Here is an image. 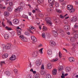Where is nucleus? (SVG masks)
I'll list each match as a JSON object with an SVG mask.
<instances>
[{
	"mask_svg": "<svg viewBox=\"0 0 78 78\" xmlns=\"http://www.w3.org/2000/svg\"><path fill=\"white\" fill-rule=\"evenodd\" d=\"M67 8L68 10H69V12L71 13L74 12L75 11V9L73 8V5H69L67 6Z\"/></svg>",
	"mask_w": 78,
	"mask_h": 78,
	"instance_id": "1",
	"label": "nucleus"
},
{
	"mask_svg": "<svg viewBox=\"0 0 78 78\" xmlns=\"http://www.w3.org/2000/svg\"><path fill=\"white\" fill-rule=\"evenodd\" d=\"M5 49H9L12 48V45L10 43H7L5 46Z\"/></svg>",
	"mask_w": 78,
	"mask_h": 78,
	"instance_id": "2",
	"label": "nucleus"
},
{
	"mask_svg": "<svg viewBox=\"0 0 78 78\" xmlns=\"http://www.w3.org/2000/svg\"><path fill=\"white\" fill-rule=\"evenodd\" d=\"M45 21L49 25H51V18L49 17H46L45 19Z\"/></svg>",
	"mask_w": 78,
	"mask_h": 78,
	"instance_id": "3",
	"label": "nucleus"
},
{
	"mask_svg": "<svg viewBox=\"0 0 78 78\" xmlns=\"http://www.w3.org/2000/svg\"><path fill=\"white\" fill-rule=\"evenodd\" d=\"M19 37L23 42H27V39L23 35H21L19 36Z\"/></svg>",
	"mask_w": 78,
	"mask_h": 78,
	"instance_id": "4",
	"label": "nucleus"
},
{
	"mask_svg": "<svg viewBox=\"0 0 78 78\" xmlns=\"http://www.w3.org/2000/svg\"><path fill=\"white\" fill-rule=\"evenodd\" d=\"M23 10V7L22 6H20L18 7L17 9H16L15 10V12H20L22 11Z\"/></svg>",
	"mask_w": 78,
	"mask_h": 78,
	"instance_id": "5",
	"label": "nucleus"
},
{
	"mask_svg": "<svg viewBox=\"0 0 78 78\" xmlns=\"http://www.w3.org/2000/svg\"><path fill=\"white\" fill-rule=\"evenodd\" d=\"M5 4L7 5L8 3H9V5L10 6H13V3L12 2H9V0H6L5 1Z\"/></svg>",
	"mask_w": 78,
	"mask_h": 78,
	"instance_id": "6",
	"label": "nucleus"
},
{
	"mask_svg": "<svg viewBox=\"0 0 78 78\" xmlns=\"http://www.w3.org/2000/svg\"><path fill=\"white\" fill-rule=\"evenodd\" d=\"M42 64V60H38L36 62V65L37 66H39Z\"/></svg>",
	"mask_w": 78,
	"mask_h": 78,
	"instance_id": "7",
	"label": "nucleus"
},
{
	"mask_svg": "<svg viewBox=\"0 0 78 78\" xmlns=\"http://www.w3.org/2000/svg\"><path fill=\"white\" fill-rule=\"evenodd\" d=\"M9 59L11 61H14L16 59V56L15 55H12Z\"/></svg>",
	"mask_w": 78,
	"mask_h": 78,
	"instance_id": "8",
	"label": "nucleus"
},
{
	"mask_svg": "<svg viewBox=\"0 0 78 78\" xmlns=\"http://www.w3.org/2000/svg\"><path fill=\"white\" fill-rule=\"evenodd\" d=\"M49 43L50 45H51V46H52V47H55V46L56 45V43L55 41H50Z\"/></svg>",
	"mask_w": 78,
	"mask_h": 78,
	"instance_id": "9",
	"label": "nucleus"
},
{
	"mask_svg": "<svg viewBox=\"0 0 78 78\" xmlns=\"http://www.w3.org/2000/svg\"><path fill=\"white\" fill-rule=\"evenodd\" d=\"M52 33L54 35V36H55V37H57V36H58V34L57 33V32H56V31L54 30H53Z\"/></svg>",
	"mask_w": 78,
	"mask_h": 78,
	"instance_id": "10",
	"label": "nucleus"
},
{
	"mask_svg": "<svg viewBox=\"0 0 78 78\" xmlns=\"http://www.w3.org/2000/svg\"><path fill=\"white\" fill-rule=\"evenodd\" d=\"M13 22L15 24H17L19 23V21L18 20V19H15L13 20Z\"/></svg>",
	"mask_w": 78,
	"mask_h": 78,
	"instance_id": "11",
	"label": "nucleus"
},
{
	"mask_svg": "<svg viewBox=\"0 0 78 78\" xmlns=\"http://www.w3.org/2000/svg\"><path fill=\"white\" fill-rule=\"evenodd\" d=\"M8 54L7 53H5L4 55H2V57L3 59H5V58H8Z\"/></svg>",
	"mask_w": 78,
	"mask_h": 78,
	"instance_id": "12",
	"label": "nucleus"
},
{
	"mask_svg": "<svg viewBox=\"0 0 78 78\" xmlns=\"http://www.w3.org/2000/svg\"><path fill=\"white\" fill-rule=\"evenodd\" d=\"M31 39L34 42H37V39L34 36H32L31 37Z\"/></svg>",
	"mask_w": 78,
	"mask_h": 78,
	"instance_id": "13",
	"label": "nucleus"
},
{
	"mask_svg": "<svg viewBox=\"0 0 78 78\" xmlns=\"http://www.w3.org/2000/svg\"><path fill=\"white\" fill-rule=\"evenodd\" d=\"M34 78H40V75L38 73H36L34 75Z\"/></svg>",
	"mask_w": 78,
	"mask_h": 78,
	"instance_id": "14",
	"label": "nucleus"
},
{
	"mask_svg": "<svg viewBox=\"0 0 78 78\" xmlns=\"http://www.w3.org/2000/svg\"><path fill=\"white\" fill-rule=\"evenodd\" d=\"M76 20V17H73L71 19V21L72 22H75Z\"/></svg>",
	"mask_w": 78,
	"mask_h": 78,
	"instance_id": "15",
	"label": "nucleus"
},
{
	"mask_svg": "<svg viewBox=\"0 0 78 78\" xmlns=\"http://www.w3.org/2000/svg\"><path fill=\"white\" fill-rule=\"evenodd\" d=\"M47 11H48V12L49 13H52L53 12V10L52 9L48 8L47 9Z\"/></svg>",
	"mask_w": 78,
	"mask_h": 78,
	"instance_id": "16",
	"label": "nucleus"
},
{
	"mask_svg": "<svg viewBox=\"0 0 78 78\" xmlns=\"http://www.w3.org/2000/svg\"><path fill=\"white\" fill-rule=\"evenodd\" d=\"M37 51H35L32 53V56L33 57H36L37 56Z\"/></svg>",
	"mask_w": 78,
	"mask_h": 78,
	"instance_id": "17",
	"label": "nucleus"
},
{
	"mask_svg": "<svg viewBox=\"0 0 78 78\" xmlns=\"http://www.w3.org/2000/svg\"><path fill=\"white\" fill-rule=\"evenodd\" d=\"M52 68V65L50 63H48L47 64V68L48 69H51Z\"/></svg>",
	"mask_w": 78,
	"mask_h": 78,
	"instance_id": "18",
	"label": "nucleus"
},
{
	"mask_svg": "<svg viewBox=\"0 0 78 78\" xmlns=\"http://www.w3.org/2000/svg\"><path fill=\"white\" fill-rule=\"evenodd\" d=\"M69 60L70 62H73L75 61L74 58L73 57H69Z\"/></svg>",
	"mask_w": 78,
	"mask_h": 78,
	"instance_id": "19",
	"label": "nucleus"
},
{
	"mask_svg": "<svg viewBox=\"0 0 78 78\" xmlns=\"http://www.w3.org/2000/svg\"><path fill=\"white\" fill-rule=\"evenodd\" d=\"M64 29L66 30H69V26L66 25L64 26Z\"/></svg>",
	"mask_w": 78,
	"mask_h": 78,
	"instance_id": "20",
	"label": "nucleus"
},
{
	"mask_svg": "<svg viewBox=\"0 0 78 78\" xmlns=\"http://www.w3.org/2000/svg\"><path fill=\"white\" fill-rule=\"evenodd\" d=\"M56 72H57L56 69H55L53 70H52V73L54 75H56Z\"/></svg>",
	"mask_w": 78,
	"mask_h": 78,
	"instance_id": "21",
	"label": "nucleus"
},
{
	"mask_svg": "<svg viewBox=\"0 0 78 78\" xmlns=\"http://www.w3.org/2000/svg\"><path fill=\"white\" fill-rule=\"evenodd\" d=\"M7 10L8 11H9V12H11L12 10V7H9L7 8Z\"/></svg>",
	"mask_w": 78,
	"mask_h": 78,
	"instance_id": "22",
	"label": "nucleus"
},
{
	"mask_svg": "<svg viewBox=\"0 0 78 78\" xmlns=\"http://www.w3.org/2000/svg\"><path fill=\"white\" fill-rule=\"evenodd\" d=\"M70 41L71 42H74L75 41V39L73 37H71L70 38Z\"/></svg>",
	"mask_w": 78,
	"mask_h": 78,
	"instance_id": "23",
	"label": "nucleus"
},
{
	"mask_svg": "<svg viewBox=\"0 0 78 78\" xmlns=\"http://www.w3.org/2000/svg\"><path fill=\"white\" fill-rule=\"evenodd\" d=\"M63 69V66H59L58 67V70L59 71H62Z\"/></svg>",
	"mask_w": 78,
	"mask_h": 78,
	"instance_id": "24",
	"label": "nucleus"
},
{
	"mask_svg": "<svg viewBox=\"0 0 78 78\" xmlns=\"http://www.w3.org/2000/svg\"><path fill=\"white\" fill-rule=\"evenodd\" d=\"M51 53H52V52H51V50L49 49L48 51L47 54H48V55H51Z\"/></svg>",
	"mask_w": 78,
	"mask_h": 78,
	"instance_id": "25",
	"label": "nucleus"
},
{
	"mask_svg": "<svg viewBox=\"0 0 78 78\" xmlns=\"http://www.w3.org/2000/svg\"><path fill=\"white\" fill-rule=\"evenodd\" d=\"M5 75H7V76H9L10 75H11V73H10V72L8 71H7L5 73Z\"/></svg>",
	"mask_w": 78,
	"mask_h": 78,
	"instance_id": "26",
	"label": "nucleus"
},
{
	"mask_svg": "<svg viewBox=\"0 0 78 78\" xmlns=\"http://www.w3.org/2000/svg\"><path fill=\"white\" fill-rule=\"evenodd\" d=\"M4 37L5 39H8L9 38V35L8 34H5Z\"/></svg>",
	"mask_w": 78,
	"mask_h": 78,
	"instance_id": "27",
	"label": "nucleus"
},
{
	"mask_svg": "<svg viewBox=\"0 0 78 78\" xmlns=\"http://www.w3.org/2000/svg\"><path fill=\"white\" fill-rule=\"evenodd\" d=\"M4 15L5 16H8L9 15V13L7 11L4 12Z\"/></svg>",
	"mask_w": 78,
	"mask_h": 78,
	"instance_id": "28",
	"label": "nucleus"
},
{
	"mask_svg": "<svg viewBox=\"0 0 78 78\" xmlns=\"http://www.w3.org/2000/svg\"><path fill=\"white\" fill-rule=\"evenodd\" d=\"M65 70L66 72H69L70 71V68L69 67H67L65 69Z\"/></svg>",
	"mask_w": 78,
	"mask_h": 78,
	"instance_id": "29",
	"label": "nucleus"
},
{
	"mask_svg": "<svg viewBox=\"0 0 78 78\" xmlns=\"http://www.w3.org/2000/svg\"><path fill=\"white\" fill-rule=\"evenodd\" d=\"M37 2L39 4H41V3H42L44 2V0H38Z\"/></svg>",
	"mask_w": 78,
	"mask_h": 78,
	"instance_id": "30",
	"label": "nucleus"
},
{
	"mask_svg": "<svg viewBox=\"0 0 78 78\" xmlns=\"http://www.w3.org/2000/svg\"><path fill=\"white\" fill-rule=\"evenodd\" d=\"M77 24H78V23H76V24L74 25V29H77L78 28V26H77Z\"/></svg>",
	"mask_w": 78,
	"mask_h": 78,
	"instance_id": "31",
	"label": "nucleus"
},
{
	"mask_svg": "<svg viewBox=\"0 0 78 78\" xmlns=\"http://www.w3.org/2000/svg\"><path fill=\"white\" fill-rule=\"evenodd\" d=\"M53 5H54V3H50V4H49L50 8H53Z\"/></svg>",
	"mask_w": 78,
	"mask_h": 78,
	"instance_id": "32",
	"label": "nucleus"
},
{
	"mask_svg": "<svg viewBox=\"0 0 78 78\" xmlns=\"http://www.w3.org/2000/svg\"><path fill=\"white\" fill-rule=\"evenodd\" d=\"M48 2L50 3H54L55 2L54 0H48Z\"/></svg>",
	"mask_w": 78,
	"mask_h": 78,
	"instance_id": "33",
	"label": "nucleus"
},
{
	"mask_svg": "<svg viewBox=\"0 0 78 78\" xmlns=\"http://www.w3.org/2000/svg\"><path fill=\"white\" fill-rule=\"evenodd\" d=\"M17 33L18 35H20V34H21V30H17Z\"/></svg>",
	"mask_w": 78,
	"mask_h": 78,
	"instance_id": "34",
	"label": "nucleus"
},
{
	"mask_svg": "<svg viewBox=\"0 0 78 78\" xmlns=\"http://www.w3.org/2000/svg\"><path fill=\"white\" fill-rule=\"evenodd\" d=\"M42 30H44V31H47V30H48V29L47 28V27H45V26H43V28H42Z\"/></svg>",
	"mask_w": 78,
	"mask_h": 78,
	"instance_id": "35",
	"label": "nucleus"
},
{
	"mask_svg": "<svg viewBox=\"0 0 78 78\" xmlns=\"http://www.w3.org/2000/svg\"><path fill=\"white\" fill-rule=\"evenodd\" d=\"M46 78H51V76L50 74H48L46 76Z\"/></svg>",
	"mask_w": 78,
	"mask_h": 78,
	"instance_id": "36",
	"label": "nucleus"
},
{
	"mask_svg": "<svg viewBox=\"0 0 78 78\" xmlns=\"http://www.w3.org/2000/svg\"><path fill=\"white\" fill-rule=\"evenodd\" d=\"M25 34L26 35V36H29L30 35V33L28 32V31H26L25 32Z\"/></svg>",
	"mask_w": 78,
	"mask_h": 78,
	"instance_id": "37",
	"label": "nucleus"
},
{
	"mask_svg": "<svg viewBox=\"0 0 78 78\" xmlns=\"http://www.w3.org/2000/svg\"><path fill=\"white\" fill-rule=\"evenodd\" d=\"M56 23H57V24H60L61 21H60L59 19L57 20L56 21Z\"/></svg>",
	"mask_w": 78,
	"mask_h": 78,
	"instance_id": "38",
	"label": "nucleus"
},
{
	"mask_svg": "<svg viewBox=\"0 0 78 78\" xmlns=\"http://www.w3.org/2000/svg\"><path fill=\"white\" fill-rule=\"evenodd\" d=\"M0 64H1V66H3L4 64H5V61H3V62L1 61L0 62Z\"/></svg>",
	"mask_w": 78,
	"mask_h": 78,
	"instance_id": "39",
	"label": "nucleus"
},
{
	"mask_svg": "<svg viewBox=\"0 0 78 78\" xmlns=\"http://www.w3.org/2000/svg\"><path fill=\"white\" fill-rule=\"evenodd\" d=\"M43 48H41L39 50V53L40 54H43V52H42V50H43Z\"/></svg>",
	"mask_w": 78,
	"mask_h": 78,
	"instance_id": "40",
	"label": "nucleus"
},
{
	"mask_svg": "<svg viewBox=\"0 0 78 78\" xmlns=\"http://www.w3.org/2000/svg\"><path fill=\"white\" fill-rule=\"evenodd\" d=\"M58 55L59 58H62V54H61V51H59Z\"/></svg>",
	"mask_w": 78,
	"mask_h": 78,
	"instance_id": "41",
	"label": "nucleus"
},
{
	"mask_svg": "<svg viewBox=\"0 0 78 78\" xmlns=\"http://www.w3.org/2000/svg\"><path fill=\"white\" fill-rule=\"evenodd\" d=\"M75 38V39H78V34H76L75 35H74V37H73Z\"/></svg>",
	"mask_w": 78,
	"mask_h": 78,
	"instance_id": "42",
	"label": "nucleus"
},
{
	"mask_svg": "<svg viewBox=\"0 0 78 78\" xmlns=\"http://www.w3.org/2000/svg\"><path fill=\"white\" fill-rule=\"evenodd\" d=\"M32 76L30 74H28L27 76V78H31Z\"/></svg>",
	"mask_w": 78,
	"mask_h": 78,
	"instance_id": "43",
	"label": "nucleus"
},
{
	"mask_svg": "<svg viewBox=\"0 0 78 78\" xmlns=\"http://www.w3.org/2000/svg\"><path fill=\"white\" fill-rule=\"evenodd\" d=\"M58 58L54 59L51 60V62H55V61H58Z\"/></svg>",
	"mask_w": 78,
	"mask_h": 78,
	"instance_id": "44",
	"label": "nucleus"
},
{
	"mask_svg": "<svg viewBox=\"0 0 78 78\" xmlns=\"http://www.w3.org/2000/svg\"><path fill=\"white\" fill-rule=\"evenodd\" d=\"M5 28L7 30H12V29L9 27H5Z\"/></svg>",
	"mask_w": 78,
	"mask_h": 78,
	"instance_id": "45",
	"label": "nucleus"
},
{
	"mask_svg": "<svg viewBox=\"0 0 78 78\" xmlns=\"http://www.w3.org/2000/svg\"><path fill=\"white\" fill-rule=\"evenodd\" d=\"M55 10L57 12H62V11L60 10L56 9Z\"/></svg>",
	"mask_w": 78,
	"mask_h": 78,
	"instance_id": "46",
	"label": "nucleus"
},
{
	"mask_svg": "<svg viewBox=\"0 0 78 78\" xmlns=\"http://www.w3.org/2000/svg\"><path fill=\"white\" fill-rule=\"evenodd\" d=\"M42 36L44 38H45V33H43L42 34Z\"/></svg>",
	"mask_w": 78,
	"mask_h": 78,
	"instance_id": "47",
	"label": "nucleus"
},
{
	"mask_svg": "<svg viewBox=\"0 0 78 78\" xmlns=\"http://www.w3.org/2000/svg\"><path fill=\"white\" fill-rule=\"evenodd\" d=\"M64 16L62 15H60V18L61 19H64Z\"/></svg>",
	"mask_w": 78,
	"mask_h": 78,
	"instance_id": "48",
	"label": "nucleus"
},
{
	"mask_svg": "<svg viewBox=\"0 0 78 78\" xmlns=\"http://www.w3.org/2000/svg\"><path fill=\"white\" fill-rule=\"evenodd\" d=\"M38 16H39V17H43L44 15L42 13H40L38 14Z\"/></svg>",
	"mask_w": 78,
	"mask_h": 78,
	"instance_id": "49",
	"label": "nucleus"
},
{
	"mask_svg": "<svg viewBox=\"0 0 78 78\" xmlns=\"http://www.w3.org/2000/svg\"><path fill=\"white\" fill-rule=\"evenodd\" d=\"M14 71L15 74H17V72H18L17 69H15L14 70Z\"/></svg>",
	"mask_w": 78,
	"mask_h": 78,
	"instance_id": "50",
	"label": "nucleus"
},
{
	"mask_svg": "<svg viewBox=\"0 0 78 78\" xmlns=\"http://www.w3.org/2000/svg\"><path fill=\"white\" fill-rule=\"evenodd\" d=\"M55 6L56 7H59V4L57 2L55 3Z\"/></svg>",
	"mask_w": 78,
	"mask_h": 78,
	"instance_id": "51",
	"label": "nucleus"
},
{
	"mask_svg": "<svg viewBox=\"0 0 78 78\" xmlns=\"http://www.w3.org/2000/svg\"><path fill=\"white\" fill-rule=\"evenodd\" d=\"M11 33L12 36H14V34H15V33L14 32H12Z\"/></svg>",
	"mask_w": 78,
	"mask_h": 78,
	"instance_id": "52",
	"label": "nucleus"
},
{
	"mask_svg": "<svg viewBox=\"0 0 78 78\" xmlns=\"http://www.w3.org/2000/svg\"><path fill=\"white\" fill-rule=\"evenodd\" d=\"M41 69L43 70H44V64L42 65V66H41Z\"/></svg>",
	"mask_w": 78,
	"mask_h": 78,
	"instance_id": "53",
	"label": "nucleus"
},
{
	"mask_svg": "<svg viewBox=\"0 0 78 78\" xmlns=\"http://www.w3.org/2000/svg\"><path fill=\"white\" fill-rule=\"evenodd\" d=\"M24 19H28V16L24 15Z\"/></svg>",
	"mask_w": 78,
	"mask_h": 78,
	"instance_id": "54",
	"label": "nucleus"
},
{
	"mask_svg": "<svg viewBox=\"0 0 78 78\" xmlns=\"http://www.w3.org/2000/svg\"><path fill=\"white\" fill-rule=\"evenodd\" d=\"M30 29H31V30H33L34 29V27H33L32 26H30L29 27Z\"/></svg>",
	"mask_w": 78,
	"mask_h": 78,
	"instance_id": "55",
	"label": "nucleus"
},
{
	"mask_svg": "<svg viewBox=\"0 0 78 78\" xmlns=\"http://www.w3.org/2000/svg\"><path fill=\"white\" fill-rule=\"evenodd\" d=\"M29 31L30 33H31V34H33V32L31 31V30L30 29H29Z\"/></svg>",
	"mask_w": 78,
	"mask_h": 78,
	"instance_id": "56",
	"label": "nucleus"
},
{
	"mask_svg": "<svg viewBox=\"0 0 78 78\" xmlns=\"http://www.w3.org/2000/svg\"><path fill=\"white\" fill-rule=\"evenodd\" d=\"M41 75H44V72L43 71H41Z\"/></svg>",
	"mask_w": 78,
	"mask_h": 78,
	"instance_id": "57",
	"label": "nucleus"
},
{
	"mask_svg": "<svg viewBox=\"0 0 78 78\" xmlns=\"http://www.w3.org/2000/svg\"><path fill=\"white\" fill-rule=\"evenodd\" d=\"M39 29H40V30H41V29H42V26L41 25L39 26Z\"/></svg>",
	"mask_w": 78,
	"mask_h": 78,
	"instance_id": "58",
	"label": "nucleus"
},
{
	"mask_svg": "<svg viewBox=\"0 0 78 78\" xmlns=\"http://www.w3.org/2000/svg\"><path fill=\"white\" fill-rule=\"evenodd\" d=\"M2 25L3 26V27H5V24H4V23H3V22H2Z\"/></svg>",
	"mask_w": 78,
	"mask_h": 78,
	"instance_id": "59",
	"label": "nucleus"
},
{
	"mask_svg": "<svg viewBox=\"0 0 78 78\" xmlns=\"http://www.w3.org/2000/svg\"><path fill=\"white\" fill-rule=\"evenodd\" d=\"M63 50H65V51H66V53H67V49H65V48H63Z\"/></svg>",
	"mask_w": 78,
	"mask_h": 78,
	"instance_id": "60",
	"label": "nucleus"
},
{
	"mask_svg": "<svg viewBox=\"0 0 78 78\" xmlns=\"http://www.w3.org/2000/svg\"><path fill=\"white\" fill-rule=\"evenodd\" d=\"M73 78H76V77L75 76V74H74V75L73 76Z\"/></svg>",
	"mask_w": 78,
	"mask_h": 78,
	"instance_id": "61",
	"label": "nucleus"
},
{
	"mask_svg": "<svg viewBox=\"0 0 78 78\" xmlns=\"http://www.w3.org/2000/svg\"><path fill=\"white\" fill-rule=\"evenodd\" d=\"M5 8H6V7L5 6H2V9H5Z\"/></svg>",
	"mask_w": 78,
	"mask_h": 78,
	"instance_id": "62",
	"label": "nucleus"
},
{
	"mask_svg": "<svg viewBox=\"0 0 78 78\" xmlns=\"http://www.w3.org/2000/svg\"><path fill=\"white\" fill-rule=\"evenodd\" d=\"M2 46L3 47V48H4L5 47V45L4 44H2Z\"/></svg>",
	"mask_w": 78,
	"mask_h": 78,
	"instance_id": "63",
	"label": "nucleus"
},
{
	"mask_svg": "<svg viewBox=\"0 0 78 78\" xmlns=\"http://www.w3.org/2000/svg\"><path fill=\"white\" fill-rule=\"evenodd\" d=\"M32 12L33 13H35V12H36V11L35 10H32Z\"/></svg>",
	"mask_w": 78,
	"mask_h": 78,
	"instance_id": "64",
	"label": "nucleus"
}]
</instances>
